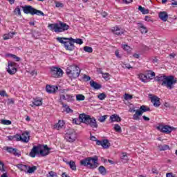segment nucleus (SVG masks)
<instances>
[{
    "label": "nucleus",
    "mask_w": 177,
    "mask_h": 177,
    "mask_svg": "<svg viewBox=\"0 0 177 177\" xmlns=\"http://www.w3.org/2000/svg\"><path fill=\"white\" fill-rule=\"evenodd\" d=\"M158 147L160 151H165V150H168L169 149V146L167 145H160Z\"/></svg>",
    "instance_id": "35"
},
{
    "label": "nucleus",
    "mask_w": 177,
    "mask_h": 177,
    "mask_svg": "<svg viewBox=\"0 0 177 177\" xmlns=\"http://www.w3.org/2000/svg\"><path fill=\"white\" fill-rule=\"evenodd\" d=\"M111 31L115 35H122V34H124L125 32L124 30L121 29L118 26L113 27L111 28Z\"/></svg>",
    "instance_id": "17"
},
{
    "label": "nucleus",
    "mask_w": 177,
    "mask_h": 177,
    "mask_svg": "<svg viewBox=\"0 0 177 177\" xmlns=\"http://www.w3.org/2000/svg\"><path fill=\"white\" fill-rule=\"evenodd\" d=\"M98 171L101 175H106L107 174V170L106 169V167L104 166H100L98 167Z\"/></svg>",
    "instance_id": "34"
},
{
    "label": "nucleus",
    "mask_w": 177,
    "mask_h": 177,
    "mask_svg": "<svg viewBox=\"0 0 177 177\" xmlns=\"http://www.w3.org/2000/svg\"><path fill=\"white\" fill-rule=\"evenodd\" d=\"M102 146L104 149H109L110 147V142L107 140H102Z\"/></svg>",
    "instance_id": "37"
},
{
    "label": "nucleus",
    "mask_w": 177,
    "mask_h": 177,
    "mask_svg": "<svg viewBox=\"0 0 177 177\" xmlns=\"http://www.w3.org/2000/svg\"><path fill=\"white\" fill-rule=\"evenodd\" d=\"M66 74L71 78H78L81 74V69L75 65H72L66 68Z\"/></svg>",
    "instance_id": "6"
},
{
    "label": "nucleus",
    "mask_w": 177,
    "mask_h": 177,
    "mask_svg": "<svg viewBox=\"0 0 177 177\" xmlns=\"http://www.w3.org/2000/svg\"><path fill=\"white\" fill-rule=\"evenodd\" d=\"M84 52H87L88 53H92V52H93V49L92 48V47L89 46H84Z\"/></svg>",
    "instance_id": "45"
},
{
    "label": "nucleus",
    "mask_w": 177,
    "mask_h": 177,
    "mask_svg": "<svg viewBox=\"0 0 177 177\" xmlns=\"http://www.w3.org/2000/svg\"><path fill=\"white\" fill-rule=\"evenodd\" d=\"M16 167L18 168V169H20L25 174H27V170L28 169V166L27 165L18 164L16 165Z\"/></svg>",
    "instance_id": "23"
},
{
    "label": "nucleus",
    "mask_w": 177,
    "mask_h": 177,
    "mask_svg": "<svg viewBox=\"0 0 177 177\" xmlns=\"http://www.w3.org/2000/svg\"><path fill=\"white\" fill-rule=\"evenodd\" d=\"M113 129L116 132H118L119 133H121L122 132V129H121V126L118 124H115Z\"/></svg>",
    "instance_id": "41"
},
{
    "label": "nucleus",
    "mask_w": 177,
    "mask_h": 177,
    "mask_svg": "<svg viewBox=\"0 0 177 177\" xmlns=\"http://www.w3.org/2000/svg\"><path fill=\"white\" fill-rule=\"evenodd\" d=\"M60 104H62V107L65 109L66 113H67V114L70 113H74V111L71 109L68 105L64 104V102H63L62 101H60Z\"/></svg>",
    "instance_id": "25"
},
{
    "label": "nucleus",
    "mask_w": 177,
    "mask_h": 177,
    "mask_svg": "<svg viewBox=\"0 0 177 177\" xmlns=\"http://www.w3.org/2000/svg\"><path fill=\"white\" fill-rule=\"evenodd\" d=\"M3 165H4L3 162L0 161V171H5V169L3 168Z\"/></svg>",
    "instance_id": "59"
},
{
    "label": "nucleus",
    "mask_w": 177,
    "mask_h": 177,
    "mask_svg": "<svg viewBox=\"0 0 177 177\" xmlns=\"http://www.w3.org/2000/svg\"><path fill=\"white\" fill-rule=\"evenodd\" d=\"M142 115V112L138 110L136 111V113L133 115V120L136 121H139L140 120V116Z\"/></svg>",
    "instance_id": "27"
},
{
    "label": "nucleus",
    "mask_w": 177,
    "mask_h": 177,
    "mask_svg": "<svg viewBox=\"0 0 177 177\" xmlns=\"http://www.w3.org/2000/svg\"><path fill=\"white\" fill-rule=\"evenodd\" d=\"M122 48L124 50H126V52H131V47L128 46V44H122Z\"/></svg>",
    "instance_id": "44"
},
{
    "label": "nucleus",
    "mask_w": 177,
    "mask_h": 177,
    "mask_svg": "<svg viewBox=\"0 0 177 177\" xmlns=\"http://www.w3.org/2000/svg\"><path fill=\"white\" fill-rule=\"evenodd\" d=\"M50 73L54 78H59L63 75V70L57 67H52Z\"/></svg>",
    "instance_id": "11"
},
{
    "label": "nucleus",
    "mask_w": 177,
    "mask_h": 177,
    "mask_svg": "<svg viewBox=\"0 0 177 177\" xmlns=\"http://www.w3.org/2000/svg\"><path fill=\"white\" fill-rule=\"evenodd\" d=\"M46 89L48 93H55V92H56L59 88L56 86L47 85Z\"/></svg>",
    "instance_id": "20"
},
{
    "label": "nucleus",
    "mask_w": 177,
    "mask_h": 177,
    "mask_svg": "<svg viewBox=\"0 0 177 177\" xmlns=\"http://www.w3.org/2000/svg\"><path fill=\"white\" fill-rule=\"evenodd\" d=\"M132 98H133L132 95H129L128 93H125L124 94V99H125V100H131V99H132Z\"/></svg>",
    "instance_id": "54"
},
{
    "label": "nucleus",
    "mask_w": 177,
    "mask_h": 177,
    "mask_svg": "<svg viewBox=\"0 0 177 177\" xmlns=\"http://www.w3.org/2000/svg\"><path fill=\"white\" fill-rule=\"evenodd\" d=\"M29 156L30 157H32V158H35V156H39V146H34L31 149Z\"/></svg>",
    "instance_id": "15"
},
{
    "label": "nucleus",
    "mask_w": 177,
    "mask_h": 177,
    "mask_svg": "<svg viewBox=\"0 0 177 177\" xmlns=\"http://www.w3.org/2000/svg\"><path fill=\"white\" fill-rule=\"evenodd\" d=\"M8 104H15V100H13V99H8Z\"/></svg>",
    "instance_id": "58"
},
{
    "label": "nucleus",
    "mask_w": 177,
    "mask_h": 177,
    "mask_svg": "<svg viewBox=\"0 0 177 177\" xmlns=\"http://www.w3.org/2000/svg\"><path fill=\"white\" fill-rule=\"evenodd\" d=\"M150 99L154 107H160L161 102H160V98L158 97L153 95L151 97Z\"/></svg>",
    "instance_id": "16"
},
{
    "label": "nucleus",
    "mask_w": 177,
    "mask_h": 177,
    "mask_svg": "<svg viewBox=\"0 0 177 177\" xmlns=\"http://www.w3.org/2000/svg\"><path fill=\"white\" fill-rule=\"evenodd\" d=\"M158 131H160V132H164L165 133H171L172 132V127L168 125H159L156 127Z\"/></svg>",
    "instance_id": "13"
},
{
    "label": "nucleus",
    "mask_w": 177,
    "mask_h": 177,
    "mask_svg": "<svg viewBox=\"0 0 177 177\" xmlns=\"http://www.w3.org/2000/svg\"><path fill=\"white\" fill-rule=\"evenodd\" d=\"M77 133L73 129H68L67 133L65 134V139L69 143H74L77 140Z\"/></svg>",
    "instance_id": "8"
},
{
    "label": "nucleus",
    "mask_w": 177,
    "mask_h": 177,
    "mask_svg": "<svg viewBox=\"0 0 177 177\" xmlns=\"http://www.w3.org/2000/svg\"><path fill=\"white\" fill-rule=\"evenodd\" d=\"M64 120H59L57 123L54 125V129H57V131L62 129L63 127H64Z\"/></svg>",
    "instance_id": "24"
},
{
    "label": "nucleus",
    "mask_w": 177,
    "mask_h": 177,
    "mask_svg": "<svg viewBox=\"0 0 177 177\" xmlns=\"http://www.w3.org/2000/svg\"><path fill=\"white\" fill-rule=\"evenodd\" d=\"M155 81L160 84L162 86H166L167 89H172L177 80L173 75L167 76L165 75H158L155 77Z\"/></svg>",
    "instance_id": "1"
},
{
    "label": "nucleus",
    "mask_w": 177,
    "mask_h": 177,
    "mask_svg": "<svg viewBox=\"0 0 177 177\" xmlns=\"http://www.w3.org/2000/svg\"><path fill=\"white\" fill-rule=\"evenodd\" d=\"M138 28L142 34H146L147 32V28L142 24H138Z\"/></svg>",
    "instance_id": "30"
},
{
    "label": "nucleus",
    "mask_w": 177,
    "mask_h": 177,
    "mask_svg": "<svg viewBox=\"0 0 177 177\" xmlns=\"http://www.w3.org/2000/svg\"><path fill=\"white\" fill-rule=\"evenodd\" d=\"M1 124H3V125H10V124H12V122L10 120H2Z\"/></svg>",
    "instance_id": "53"
},
{
    "label": "nucleus",
    "mask_w": 177,
    "mask_h": 177,
    "mask_svg": "<svg viewBox=\"0 0 177 177\" xmlns=\"http://www.w3.org/2000/svg\"><path fill=\"white\" fill-rule=\"evenodd\" d=\"M69 39L70 41H72L73 44H78L79 45H82L84 44V41L81 39H73V37H69V39Z\"/></svg>",
    "instance_id": "28"
},
{
    "label": "nucleus",
    "mask_w": 177,
    "mask_h": 177,
    "mask_svg": "<svg viewBox=\"0 0 177 177\" xmlns=\"http://www.w3.org/2000/svg\"><path fill=\"white\" fill-rule=\"evenodd\" d=\"M56 8H64V3L60 1H55Z\"/></svg>",
    "instance_id": "47"
},
{
    "label": "nucleus",
    "mask_w": 177,
    "mask_h": 177,
    "mask_svg": "<svg viewBox=\"0 0 177 177\" xmlns=\"http://www.w3.org/2000/svg\"><path fill=\"white\" fill-rule=\"evenodd\" d=\"M31 107H34V106H42V98L36 97L33 99L32 104H30Z\"/></svg>",
    "instance_id": "19"
},
{
    "label": "nucleus",
    "mask_w": 177,
    "mask_h": 177,
    "mask_svg": "<svg viewBox=\"0 0 177 177\" xmlns=\"http://www.w3.org/2000/svg\"><path fill=\"white\" fill-rule=\"evenodd\" d=\"M106 120H107V115L100 117L98 121H100V122H104Z\"/></svg>",
    "instance_id": "51"
},
{
    "label": "nucleus",
    "mask_w": 177,
    "mask_h": 177,
    "mask_svg": "<svg viewBox=\"0 0 177 177\" xmlns=\"http://www.w3.org/2000/svg\"><path fill=\"white\" fill-rule=\"evenodd\" d=\"M166 177H175V175L172 173H167Z\"/></svg>",
    "instance_id": "61"
},
{
    "label": "nucleus",
    "mask_w": 177,
    "mask_h": 177,
    "mask_svg": "<svg viewBox=\"0 0 177 177\" xmlns=\"http://www.w3.org/2000/svg\"><path fill=\"white\" fill-rule=\"evenodd\" d=\"M49 150L50 148L48 147V145H45L44 149H41V147H39V154L41 157H45V156H48L49 154Z\"/></svg>",
    "instance_id": "18"
},
{
    "label": "nucleus",
    "mask_w": 177,
    "mask_h": 177,
    "mask_svg": "<svg viewBox=\"0 0 177 177\" xmlns=\"http://www.w3.org/2000/svg\"><path fill=\"white\" fill-rule=\"evenodd\" d=\"M68 165H69L71 169L73 171H77V165H75V162L70 161L67 162Z\"/></svg>",
    "instance_id": "33"
},
{
    "label": "nucleus",
    "mask_w": 177,
    "mask_h": 177,
    "mask_svg": "<svg viewBox=\"0 0 177 177\" xmlns=\"http://www.w3.org/2000/svg\"><path fill=\"white\" fill-rule=\"evenodd\" d=\"M14 13H15V15H18V16H21V11L20 10V8L19 6H17L14 10Z\"/></svg>",
    "instance_id": "46"
},
{
    "label": "nucleus",
    "mask_w": 177,
    "mask_h": 177,
    "mask_svg": "<svg viewBox=\"0 0 177 177\" xmlns=\"http://www.w3.org/2000/svg\"><path fill=\"white\" fill-rule=\"evenodd\" d=\"M138 10L142 13V15H148L149 10L142 7V6H138Z\"/></svg>",
    "instance_id": "38"
},
{
    "label": "nucleus",
    "mask_w": 177,
    "mask_h": 177,
    "mask_svg": "<svg viewBox=\"0 0 177 177\" xmlns=\"http://www.w3.org/2000/svg\"><path fill=\"white\" fill-rule=\"evenodd\" d=\"M62 177H70V176L67 175V174H66L65 172L62 173Z\"/></svg>",
    "instance_id": "64"
},
{
    "label": "nucleus",
    "mask_w": 177,
    "mask_h": 177,
    "mask_svg": "<svg viewBox=\"0 0 177 177\" xmlns=\"http://www.w3.org/2000/svg\"><path fill=\"white\" fill-rule=\"evenodd\" d=\"M138 78L142 82H147V75L140 73L138 75Z\"/></svg>",
    "instance_id": "31"
},
{
    "label": "nucleus",
    "mask_w": 177,
    "mask_h": 177,
    "mask_svg": "<svg viewBox=\"0 0 177 177\" xmlns=\"http://www.w3.org/2000/svg\"><path fill=\"white\" fill-rule=\"evenodd\" d=\"M109 120L110 122H120L121 118L117 114H113L110 116Z\"/></svg>",
    "instance_id": "21"
},
{
    "label": "nucleus",
    "mask_w": 177,
    "mask_h": 177,
    "mask_svg": "<svg viewBox=\"0 0 177 177\" xmlns=\"http://www.w3.org/2000/svg\"><path fill=\"white\" fill-rule=\"evenodd\" d=\"M6 56L7 57H12V59H14L15 60V62H20V57L16 56V55L6 54Z\"/></svg>",
    "instance_id": "39"
},
{
    "label": "nucleus",
    "mask_w": 177,
    "mask_h": 177,
    "mask_svg": "<svg viewBox=\"0 0 177 177\" xmlns=\"http://www.w3.org/2000/svg\"><path fill=\"white\" fill-rule=\"evenodd\" d=\"M147 77V80H153V78L156 77V73L154 72L149 71L148 72Z\"/></svg>",
    "instance_id": "42"
},
{
    "label": "nucleus",
    "mask_w": 177,
    "mask_h": 177,
    "mask_svg": "<svg viewBox=\"0 0 177 177\" xmlns=\"http://www.w3.org/2000/svg\"><path fill=\"white\" fill-rule=\"evenodd\" d=\"M120 159L122 160V162H124V164L128 162V160H129V158H128V153L126 152H122Z\"/></svg>",
    "instance_id": "26"
},
{
    "label": "nucleus",
    "mask_w": 177,
    "mask_h": 177,
    "mask_svg": "<svg viewBox=\"0 0 177 177\" xmlns=\"http://www.w3.org/2000/svg\"><path fill=\"white\" fill-rule=\"evenodd\" d=\"M139 111L141 112V114L143 115V113H146L147 111H150V108L145 106V105H142L140 107Z\"/></svg>",
    "instance_id": "32"
},
{
    "label": "nucleus",
    "mask_w": 177,
    "mask_h": 177,
    "mask_svg": "<svg viewBox=\"0 0 177 177\" xmlns=\"http://www.w3.org/2000/svg\"><path fill=\"white\" fill-rule=\"evenodd\" d=\"M80 165L86 167L88 169H96L99 167V158L96 156L93 157H87L80 160Z\"/></svg>",
    "instance_id": "2"
},
{
    "label": "nucleus",
    "mask_w": 177,
    "mask_h": 177,
    "mask_svg": "<svg viewBox=\"0 0 177 177\" xmlns=\"http://www.w3.org/2000/svg\"><path fill=\"white\" fill-rule=\"evenodd\" d=\"M115 55L116 57H118V59H121V55H120V51H118V50L115 51Z\"/></svg>",
    "instance_id": "57"
},
{
    "label": "nucleus",
    "mask_w": 177,
    "mask_h": 177,
    "mask_svg": "<svg viewBox=\"0 0 177 177\" xmlns=\"http://www.w3.org/2000/svg\"><path fill=\"white\" fill-rule=\"evenodd\" d=\"M145 21H151V19L149 16H145Z\"/></svg>",
    "instance_id": "62"
},
{
    "label": "nucleus",
    "mask_w": 177,
    "mask_h": 177,
    "mask_svg": "<svg viewBox=\"0 0 177 177\" xmlns=\"http://www.w3.org/2000/svg\"><path fill=\"white\" fill-rule=\"evenodd\" d=\"M13 35H15L14 32H9L8 34H6L3 35V39H10L13 38Z\"/></svg>",
    "instance_id": "40"
},
{
    "label": "nucleus",
    "mask_w": 177,
    "mask_h": 177,
    "mask_svg": "<svg viewBox=\"0 0 177 177\" xmlns=\"http://www.w3.org/2000/svg\"><path fill=\"white\" fill-rule=\"evenodd\" d=\"M37 171V167L33 166L32 167L28 166V170L26 171V174H34Z\"/></svg>",
    "instance_id": "36"
},
{
    "label": "nucleus",
    "mask_w": 177,
    "mask_h": 177,
    "mask_svg": "<svg viewBox=\"0 0 177 177\" xmlns=\"http://www.w3.org/2000/svg\"><path fill=\"white\" fill-rule=\"evenodd\" d=\"M48 177H57V174L53 171L48 172Z\"/></svg>",
    "instance_id": "48"
},
{
    "label": "nucleus",
    "mask_w": 177,
    "mask_h": 177,
    "mask_svg": "<svg viewBox=\"0 0 177 177\" xmlns=\"http://www.w3.org/2000/svg\"><path fill=\"white\" fill-rule=\"evenodd\" d=\"M152 174H158V170L157 169H152Z\"/></svg>",
    "instance_id": "63"
},
{
    "label": "nucleus",
    "mask_w": 177,
    "mask_h": 177,
    "mask_svg": "<svg viewBox=\"0 0 177 177\" xmlns=\"http://www.w3.org/2000/svg\"><path fill=\"white\" fill-rule=\"evenodd\" d=\"M0 96H2L4 97V96H6V97H8V94L6 93V91H0Z\"/></svg>",
    "instance_id": "56"
},
{
    "label": "nucleus",
    "mask_w": 177,
    "mask_h": 177,
    "mask_svg": "<svg viewBox=\"0 0 177 177\" xmlns=\"http://www.w3.org/2000/svg\"><path fill=\"white\" fill-rule=\"evenodd\" d=\"M81 122H82L81 121V120H80V118H79V119L74 118L73 120V123L75 124V125H80V124H81Z\"/></svg>",
    "instance_id": "52"
},
{
    "label": "nucleus",
    "mask_w": 177,
    "mask_h": 177,
    "mask_svg": "<svg viewBox=\"0 0 177 177\" xmlns=\"http://www.w3.org/2000/svg\"><path fill=\"white\" fill-rule=\"evenodd\" d=\"M90 85L94 89H100V88H102V85H100V84H99L97 82H93V81L90 82Z\"/></svg>",
    "instance_id": "29"
},
{
    "label": "nucleus",
    "mask_w": 177,
    "mask_h": 177,
    "mask_svg": "<svg viewBox=\"0 0 177 177\" xmlns=\"http://www.w3.org/2000/svg\"><path fill=\"white\" fill-rule=\"evenodd\" d=\"M7 73L10 75H14L15 73H17V68H16V63L12 62H8V67L6 68Z\"/></svg>",
    "instance_id": "10"
},
{
    "label": "nucleus",
    "mask_w": 177,
    "mask_h": 177,
    "mask_svg": "<svg viewBox=\"0 0 177 177\" xmlns=\"http://www.w3.org/2000/svg\"><path fill=\"white\" fill-rule=\"evenodd\" d=\"M23 8L24 12L26 13V15H32L34 16V15H37V16H45V14H44V12L37 10L31 6H26Z\"/></svg>",
    "instance_id": "7"
},
{
    "label": "nucleus",
    "mask_w": 177,
    "mask_h": 177,
    "mask_svg": "<svg viewBox=\"0 0 177 177\" xmlns=\"http://www.w3.org/2000/svg\"><path fill=\"white\" fill-rule=\"evenodd\" d=\"M57 41L62 44L66 50L73 51L75 49V46L73 41L70 40V37H57Z\"/></svg>",
    "instance_id": "5"
},
{
    "label": "nucleus",
    "mask_w": 177,
    "mask_h": 177,
    "mask_svg": "<svg viewBox=\"0 0 177 177\" xmlns=\"http://www.w3.org/2000/svg\"><path fill=\"white\" fill-rule=\"evenodd\" d=\"M76 100H77V102L85 100V96L82 94H78L76 95Z\"/></svg>",
    "instance_id": "43"
},
{
    "label": "nucleus",
    "mask_w": 177,
    "mask_h": 177,
    "mask_svg": "<svg viewBox=\"0 0 177 177\" xmlns=\"http://www.w3.org/2000/svg\"><path fill=\"white\" fill-rule=\"evenodd\" d=\"M107 95H106L105 93H100L97 95V97L100 100H104L105 97H106Z\"/></svg>",
    "instance_id": "50"
},
{
    "label": "nucleus",
    "mask_w": 177,
    "mask_h": 177,
    "mask_svg": "<svg viewBox=\"0 0 177 177\" xmlns=\"http://www.w3.org/2000/svg\"><path fill=\"white\" fill-rule=\"evenodd\" d=\"M122 67L123 68H128V70L132 68V66L129 64H123Z\"/></svg>",
    "instance_id": "55"
},
{
    "label": "nucleus",
    "mask_w": 177,
    "mask_h": 177,
    "mask_svg": "<svg viewBox=\"0 0 177 177\" xmlns=\"http://www.w3.org/2000/svg\"><path fill=\"white\" fill-rule=\"evenodd\" d=\"M159 18L162 21H167L168 20V13L165 11L159 12Z\"/></svg>",
    "instance_id": "22"
},
{
    "label": "nucleus",
    "mask_w": 177,
    "mask_h": 177,
    "mask_svg": "<svg viewBox=\"0 0 177 177\" xmlns=\"http://www.w3.org/2000/svg\"><path fill=\"white\" fill-rule=\"evenodd\" d=\"M4 150H6L8 153H10V154H13L14 156H17L18 157H20V152L15 148L6 147H4Z\"/></svg>",
    "instance_id": "14"
},
{
    "label": "nucleus",
    "mask_w": 177,
    "mask_h": 177,
    "mask_svg": "<svg viewBox=\"0 0 177 177\" xmlns=\"http://www.w3.org/2000/svg\"><path fill=\"white\" fill-rule=\"evenodd\" d=\"M17 140L23 142L24 143H28L30 142V133L25 131L20 134L15 135Z\"/></svg>",
    "instance_id": "9"
},
{
    "label": "nucleus",
    "mask_w": 177,
    "mask_h": 177,
    "mask_svg": "<svg viewBox=\"0 0 177 177\" xmlns=\"http://www.w3.org/2000/svg\"><path fill=\"white\" fill-rule=\"evenodd\" d=\"M102 77L105 81H109L110 80V74L106 73H102Z\"/></svg>",
    "instance_id": "49"
},
{
    "label": "nucleus",
    "mask_w": 177,
    "mask_h": 177,
    "mask_svg": "<svg viewBox=\"0 0 177 177\" xmlns=\"http://www.w3.org/2000/svg\"><path fill=\"white\" fill-rule=\"evenodd\" d=\"M90 140H92L93 142H96L97 140L96 139V137L91 135Z\"/></svg>",
    "instance_id": "60"
},
{
    "label": "nucleus",
    "mask_w": 177,
    "mask_h": 177,
    "mask_svg": "<svg viewBox=\"0 0 177 177\" xmlns=\"http://www.w3.org/2000/svg\"><path fill=\"white\" fill-rule=\"evenodd\" d=\"M80 120L83 124H86V125H89L91 128H97V122L96 119L93 117H91L89 115H86L85 113H82L79 117Z\"/></svg>",
    "instance_id": "3"
},
{
    "label": "nucleus",
    "mask_w": 177,
    "mask_h": 177,
    "mask_svg": "<svg viewBox=\"0 0 177 177\" xmlns=\"http://www.w3.org/2000/svg\"><path fill=\"white\" fill-rule=\"evenodd\" d=\"M63 100H66V102L69 103H74L75 97L71 94H61L59 95V103L60 102H63Z\"/></svg>",
    "instance_id": "12"
},
{
    "label": "nucleus",
    "mask_w": 177,
    "mask_h": 177,
    "mask_svg": "<svg viewBox=\"0 0 177 177\" xmlns=\"http://www.w3.org/2000/svg\"><path fill=\"white\" fill-rule=\"evenodd\" d=\"M48 28L50 31H54L55 32H64V31H67L70 26L66 23L59 21V24H49Z\"/></svg>",
    "instance_id": "4"
}]
</instances>
